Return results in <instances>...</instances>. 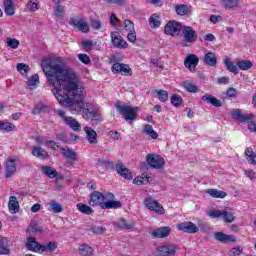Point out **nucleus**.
<instances>
[{
    "label": "nucleus",
    "mask_w": 256,
    "mask_h": 256,
    "mask_svg": "<svg viewBox=\"0 0 256 256\" xmlns=\"http://www.w3.org/2000/svg\"><path fill=\"white\" fill-rule=\"evenodd\" d=\"M42 71H44L52 92L58 103L63 107H69L73 115H81L92 125L103 122L101 113L91 110V104L85 103V86L77 74L67 67L61 57L42 59Z\"/></svg>",
    "instance_id": "obj_1"
},
{
    "label": "nucleus",
    "mask_w": 256,
    "mask_h": 256,
    "mask_svg": "<svg viewBox=\"0 0 256 256\" xmlns=\"http://www.w3.org/2000/svg\"><path fill=\"white\" fill-rule=\"evenodd\" d=\"M115 107L118 113H120V115L124 117V120L129 124L133 123V121L137 119V113L139 111V107H133L123 102H117Z\"/></svg>",
    "instance_id": "obj_2"
},
{
    "label": "nucleus",
    "mask_w": 256,
    "mask_h": 256,
    "mask_svg": "<svg viewBox=\"0 0 256 256\" xmlns=\"http://www.w3.org/2000/svg\"><path fill=\"white\" fill-rule=\"evenodd\" d=\"M146 161L152 169H163L165 167V159L157 154H148Z\"/></svg>",
    "instance_id": "obj_3"
},
{
    "label": "nucleus",
    "mask_w": 256,
    "mask_h": 256,
    "mask_svg": "<svg viewBox=\"0 0 256 256\" xmlns=\"http://www.w3.org/2000/svg\"><path fill=\"white\" fill-rule=\"evenodd\" d=\"M144 205L150 211L157 213V215H165V208H163V206L153 198H146L144 200Z\"/></svg>",
    "instance_id": "obj_4"
},
{
    "label": "nucleus",
    "mask_w": 256,
    "mask_h": 256,
    "mask_svg": "<svg viewBox=\"0 0 256 256\" xmlns=\"http://www.w3.org/2000/svg\"><path fill=\"white\" fill-rule=\"evenodd\" d=\"M180 31H182L183 39L186 43H195L197 41V32L191 26H183Z\"/></svg>",
    "instance_id": "obj_5"
},
{
    "label": "nucleus",
    "mask_w": 256,
    "mask_h": 256,
    "mask_svg": "<svg viewBox=\"0 0 256 256\" xmlns=\"http://www.w3.org/2000/svg\"><path fill=\"white\" fill-rule=\"evenodd\" d=\"M177 249V244H164L157 248L158 256H175Z\"/></svg>",
    "instance_id": "obj_6"
},
{
    "label": "nucleus",
    "mask_w": 256,
    "mask_h": 256,
    "mask_svg": "<svg viewBox=\"0 0 256 256\" xmlns=\"http://www.w3.org/2000/svg\"><path fill=\"white\" fill-rule=\"evenodd\" d=\"M69 23L72 25V27L78 29V31H81L82 33H89V24L83 21V19H81L79 16L70 18Z\"/></svg>",
    "instance_id": "obj_7"
},
{
    "label": "nucleus",
    "mask_w": 256,
    "mask_h": 256,
    "mask_svg": "<svg viewBox=\"0 0 256 256\" xmlns=\"http://www.w3.org/2000/svg\"><path fill=\"white\" fill-rule=\"evenodd\" d=\"M181 28V23L177 21H169L164 27V33L165 35L175 37V35H179V31H181Z\"/></svg>",
    "instance_id": "obj_8"
},
{
    "label": "nucleus",
    "mask_w": 256,
    "mask_h": 256,
    "mask_svg": "<svg viewBox=\"0 0 256 256\" xmlns=\"http://www.w3.org/2000/svg\"><path fill=\"white\" fill-rule=\"evenodd\" d=\"M112 73H116V75H124V77H127V75H131L132 71L129 65L123 64V63H114L111 68Z\"/></svg>",
    "instance_id": "obj_9"
},
{
    "label": "nucleus",
    "mask_w": 256,
    "mask_h": 256,
    "mask_svg": "<svg viewBox=\"0 0 256 256\" xmlns=\"http://www.w3.org/2000/svg\"><path fill=\"white\" fill-rule=\"evenodd\" d=\"M60 152L63 158L67 160V165H73L74 161H77V152L73 149L60 147Z\"/></svg>",
    "instance_id": "obj_10"
},
{
    "label": "nucleus",
    "mask_w": 256,
    "mask_h": 256,
    "mask_svg": "<svg viewBox=\"0 0 256 256\" xmlns=\"http://www.w3.org/2000/svg\"><path fill=\"white\" fill-rule=\"evenodd\" d=\"M150 235H152L154 239H165V237L171 235V227L164 226L156 228L150 232Z\"/></svg>",
    "instance_id": "obj_11"
},
{
    "label": "nucleus",
    "mask_w": 256,
    "mask_h": 256,
    "mask_svg": "<svg viewBox=\"0 0 256 256\" xmlns=\"http://www.w3.org/2000/svg\"><path fill=\"white\" fill-rule=\"evenodd\" d=\"M106 197L105 195H103V193L99 192V191H93L91 194H90V200H89V205L91 207H97V206H100L101 207V204H103L105 201Z\"/></svg>",
    "instance_id": "obj_12"
},
{
    "label": "nucleus",
    "mask_w": 256,
    "mask_h": 256,
    "mask_svg": "<svg viewBox=\"0 0 256 256\" xmlns=\"http://www.w3.org/2000/svg\"><path fill=\"white\" fill-rule=\"evenodd\" d=\"M111 41L112 45L118 49H127L129 45L127 44V41H125V39H123V37H121V35H119L117 32L111 33Z\"/></svg>",
    "instance_id": "obj_13"
},
{
    "label": "nucleus",
    "mask_w": 256,
    "mask_h": 256,
    "mask_svg": "<svg viewBox=\"0 0 256 256\" xmlns=\"http://www.w3.org/2000/svg\"><path fill=\"white\" fill-rule=\"evenodd\" d=\"M177 229H179V231H184V233L191 234L199 232V227H197L193 222H182L180 224H177Z\"/></svg>",
    "instance_id": "obj_14"
},
{
    "label": "nucleus",
    "mask_w": 256,
    "mask_h": 256,
    "mask_svg": "<svg viewBox=\"0 0 256 256\" xmlns=\"http://www.w3.org/2000/svg\"><path fill=\"white\" fill-rule=\"evenodd\" d=\"M231 117L235 121H240V123H245L247 121H250V119H253L252 114H243V113H241V110H239V109H232Z\"/></svg>",
    "instance_id": "obj_15"
},
{
    "label": "nucleus",
    "mask_w": 256,
    "mask_h": 256,
    "mask_svg": "<svg viewBox=\"0 0 256 256\" xmlns=\"http://www.w3.org/2000/svg\"><path fill=\"white\" fill-rule=\"evenodd\" d=\"M214 239H216V241H219L220 243H225L226 245L229 243L237 242V238H235L234 235H227L223 232H216L214 234Z\"/></svg>",
    "instance_id": "obj_16"
},
{
    "label": "nucleus",
    "mask_w": 256,
    "mask_h": 256,
    "mask_svg": "<svg viewBox=\"0 0 256 256\" xmlns=\"http://www.w3.org/2000/svg\"><path fill=\"white\" fill-rule=\"evenodd\" d=\"M184 65L189 71H193L199 65V57L195 54H189L184 60Z\"/></svg>",
    "instance_id": "obj_17"
},
{
    "label": "nucleus",
    "mask_w": 256,
    "mask_h": 256,
    "mask_svg": "<svg viewBox=\"0 0 256 256\" xmlns=\"http://www.w3.org/2000/svg\"><path fill=\"white\" fill-rule=\"evenodd\" d=\"M42 244H39L35 237H29L26 243V249L33 251V253H41Z\"/></svg>",
    "instance_id": "obj_18"
},
{
    "label": "nucleus",
    "mask_w": 256,
    "mask_h": 256,
    "mask_svg": "<svg viewBox=\"0 0 256 256\" xmlns=\"http://www.w3.org/2000/svg\"><path fill=\"white\" fill-rule=\"evenodd\" d=\"M116 171L118 175H121V177H124V179H128L131 181L133 179V173H131V170H129L123 163H119L116 165Z\"/></svg>",
    "instance_id": "obj_19"
},
{
    "label": "nucleus",
    "mask_w": 256,
    "mask_h": 256,
    "mask_svg": "<svg viewBox=\"0 0 256 256\" xmlns=\"http://www.w3.org/2000/svg\"><path fill=\"white\" fill-rule=\"evenodd\" d=\"M84 131L86 133V139L90 145H97L98 140H97V132L91 128V127H84Z\"/></svg>",
    "instance_id": "obj_20"
},
{
    "label": "nucleus",
    "mask_w": 256,
    "mask_h": 256,
    "mask_svg": "<svg viewBox=\"0 0 256 256\" xmlns=\"http://www.w3.org/2000/svg\"><path fill=\"white\" fill-rule=\"evenodd\" d=\"M10 245L11 240L9 238L0 236V255H9L11 253Z\"/></svg>",
    "instance_id": "obj_21"
},
{
    "label": "nucleus",
    "mask_w": 256,
    "mask_h": 256,
    "mask_svg": "<svg viewBox=\"0 0 256 256\" xmlns=\"http://www.w3.org/2000/svg\"><path fill=\"white\" fill-rule=\"evenodd\" d=\"M201 99L203 102L208 103V105H213V107H223L221 100L211 94H204Z\"/></svg>",
    "instance_id": "obj_22"
},
{
    "label": "nucleus",
    "mask_w": 256,
    "mask_h": 256,
    "mask_svg": "<svg viewBox=\"0 0 256 256\" xmlns=\"http://www.w3.org/2000/svg\"><path fill=\"white\" fill-rule=\"evenodd\" d=\"M114 225H115V227H118V229L129 230V229H133V227H135V222L127 221V220L121 218L118 221L114 222Z\"/></svg>",
    "instance_id": "obj_23"
},
{
    "label": "nucleus",
    "mask_w": 256,
    "mask_h": 256,
    "mask_svg": "<svg viewBox=\"0 0 256 256\" xmlns=\"http://www.w3.org/2000/svg\"><path fill=\"white\" fill-rule=\"evenodd\" d=\"M4 5V13L8 15V17H13L15 15V5L13 4V0H3Z\"/></svg>",
    "instance_id": "obj_24"
},
{
    "label": "nucleus",
    "mask_w": 256,
    "mask_h": 256,
    "mask_svg": "<svg viewBox=\"0 0 256 256\" xmlns=\"http://www.w3.org/2000/svg\"><path fill=\"white\" fill-rule=\"evenodd\" d=\"M8 209L12 215L15 213H19V201H17V197L10 196L9 202H8Z\"/></svg>",
    "instance_id": "obj_25"
},
{
    "label": "nucleus",
    "mask_w": 256,
    "mask_h": 256,
    "mask_svg": "<svg viewBox=\"0 0 256 256\" xmlns=\"http://www.w3.org/2000/svg\"><path fill=\"white\" fill-rule=\"evenodd\" d=\"M64 123H66V125H68L72 131H81V124H79L77 119L73 117L64 118Z\"/></svg>",
    "instance_id": "obj_26"
},
{
    "label": "nucleus",
    "mask_w": 256,
    "mask_h": 256,
    "mask_svg": "<svg viewBox=\"0 0 256 256\" xmlns=\"http://www.w3.org/2000/svg\"><path fill=\"white\" fill-rule=\"evenodd\" d=\"M100 205L101 209H121V207H123V204L120 201L115 200H109Z\"/></svg>",
    "instance_id": "obj_27"
},
{
    "label": "nucleus",
    "mask_w": 256,
    "mask_h": 256,
    "mask_svg": "<svg viewBox=\"0 0 256 256\" xmlns=\"http://www.w3.org/2000/svg\"><path fill=\"white\" fill-rule=\"evenodd\" d=\"M204 63L209 67H215L217 65V56L213 52H208L204 55Z\"/></svg>",
    "instance_id": "obj_28"
},
{
    "label": "nucleus",
    "mask_w": 256,
    "mask_h": 256,
    "mask_svg": "<svg viewBox=\"0 0 256 256\" xmlns=\"http://www.w3.org/2000/svg\"><path fill=\"white\" fill-rule=\"evenodd\" d=\"M222 218L225 223H233L235 221V213H233L231 208H225L222 210Z\"/></svg>",
    "instance_id": "obj_29"
},
{
    "label": "nucleus",
    "mask_w": 256,
    "mask_h": 256,
    "mask_svg": "<svg viewBox=\"0 0 256 256\" xmlns=\"http://www.w3.org/2000/svg\"><path fill=\"white\" fill-rule=\"evenodd\" d=\"M206 193L207 195H210V197H213L214 199H225V197H227V192L217 189H207Z\"/></svg>",
    "instance_id": "obj_30"
},
{
    "label": "nucleus",
    "mask_w": 256,
    "mask_h": 256,
    "mask_svg": "<svg viewBox=\"0 0 256 256\" xmlns=\"http://www.w3.org/2000/svg\"><path fill=\"white\" fill-rule=\"evenodd\" d=\"M32 155L38 157V159H47L49 157V153L43 147H34L32 149Z\"/></svg>",
    "instance_id": "obj_31"
},
{
    "label": "nucleus",
    "mask_w": 256,
    "mask_h": 256,
    "mask_svg": "<svg viewBox=\"0 0 256 256\" xmlns=\"http://www.w3.org/2000/svg\"><path fill=\"white\" fill-rule=\"evenodd\" d=\"M17 171V167L15 166V160H9L6 163V177L9 178Z\"/></svg>",
    "instance_id": "obj_32"
},
{
    "label": "nucleus",
    "mask_w": 256,
    "mask_h": 256,
    "mask_svg": "<svg viewBox=\"0 0 256 256\" xmlns=\"http://www.w3.org/2000/svg\"><path fill=\"white\" fill-rule=\"evenodd\" d=\"M224 65L230 71V73H234L235 75H239V68L231 62V59L225 58Z\"/></svg>",
    "instance_id": "obj_33"
},
{
    "label": "nucleus",
    "mask_w": 256,
    "mask_h": 256,
    "mask_svg": "<svg viewBox=\"0 0 256 256\" xmlns=\"http://www.w3.org/2000/svg\"><path fill=\"white\" fill-rule=\"evenodd\" d=\"M143 133L145 135H148L151 139H157L159 137V134L155 130H153V126L146 124L143 128Z\"/></svg>",
    "instance_id": "obj_34"
},
{
    "label": "nucleus",
    "mask_w": 256,
    "mask_h": 256,
    "mask_svg": "<svg viewBox=\"0 0 256 256\" xmlns=\"http://www.w3.org/2000/svg\"><path fill=\"white\" fill-rule=\"evenodd\" d=\"M238 69H241L242 71H249L251 67H253V62L250 60H240L237 62Z\"/></svg>",
    "instance_id": "obj_35"
},
{
    "label": "nucleus",
    "mask_w": 256,
    "mask_h": 256,
    "mask_svg": "<svg viewBox=\"0 0 256 256\" xmlns=\"http://www.w3.org/2000/svg\"><path fill=\"white\" fill-rule=\"evenodd\" d=\"M149 25L152 29H156L157 27L161 26V18L157 14H153L149 18Z\"/></svg>",
    "instance_id": "obj_36"
},
{
    "label": "nucleus",
    "mask_w": 256,
    "mask_h": 256,
    "mask_svg": "<svg viewBox=\"0 0 256 256\" xmlns=\"http://www.w3.org/2000/svg\"><path fill=\"white\" fill-rule=\"evenodd\" d=\"M182 87H184L188 93H197V91H199V87L190 81L183 82Z\"/></svg>",
    "instance_id": "obj_37"
},
{
    "label": "nucleus",
    "mask_w": 256,
    "mask_h": 256,
    "mask_svg": "<svg viewBox=\"0 0 256 256\" xmlns=\"http://www.w3.org/2000/svg\"><path fill=\"white\" fill-rule=\"evenodd\" d=\"M42 172L44 175H46L50 179H55V177H57V175H58L57 171L49 166H43Z\"/></svg>",
    "instance_id": "obj_38"
},
{
    "label": "nucleus",
    "mask_w": 256,
    "mask_h": 256,
    "mask_svg": "<svg viewBox=\"0 0 256 256\" xmlns=\"http://www.w3.org/2000/svg\"><path fill=\"white\" fill-rule=\"evenodd\" d=\"M79 252L82 256H91L93 255V248L89 245L82 244L79 246Z\"/></svg>",
    "instance_id": "obj_39"
},
{
    "label": "nucleus",
    "mask_w": 256,
    "mask_h": 256,
    "mask_svg": "<svg viewBox=\"0 0 256 256\" xmlns=\"http://www.w3.org/2000/svg\"><path fill=\"white\" fill-rule=\"evenodd\" d=\"M76 207L78 211H80V213H83L84 215H91V213H93V208L87 206V204L78 203Z\"/></svg>",
    "instance_id": "obj_40"
},
{
    "label": "nucleus",
    "mask_w": 256,
    "mask_h": 256,
    "mask_svg": "<svg viewBox=\"0 0 256 256\" xmlns=\"http://www.w3.org/2000/svg\"><path fill=\"white\" fill-rule=\"evenodd\" d=\"M40 249H41V253H45V251L49 253H53V251L57 249V244L55 242H49L46 245L42 244V246H40Z\"/></svg>",
    "instance_id": "obj_41"
},
{
    "label": "nucleus",
    "mask_w": 256,
    "mask_h": 256,
    "mask_svg": "<svg viewBox=\"0 0 256 256\" xmlns=\"http://www.w3.org/2000/svg\"><path fill=\"white\" fill-rule=\"evenodd\" d=\"M0 131H7V133L15 131V125L11 122L0 121Z\"/></svg>",
    "instance_id": "obj_42"
},
{
    "label": "nucleus",
    "mask_w": 256,
    "mask_h": 256,
    "mask_svg": "<svg viewBox=\"0 0 256 256\" xmlns=\"http://www.w3.org/2000/svg\"><path fill=\"white\" fill-rule=\"evenodd\" d=\"M6 45H8V47L10 49H18L19 45H21V43L19 42V40H17V38L7 37L6 38Z\"/></svg>",
    "instance_id": "obj_43"
},
{
    "label": "nucleus",
    "mask_w": 256,
    "mask_h": 256,
    "mask_svg": "<svg viewBox=\"0 0 256 256\" xmlns=\"http://www.w3.org/2000/svg\"><path fill=\"white\" fill-rule=\"evenodd\" d=\"M86 231H91L94 235H103V232L106 231V229L102 226L90 225L86 228Z\"/></svg>",
    "instance_id": "obj_44"
},
{
    "label": "nucleus",
    "mask_w": 256,
    "mask_h": 256,
    "mask_svg": "<svg viewBox=\"0 0 256 256\" xmlns=\"http://www.w3.org/2000/svg\"><path fill=\"white\" fill-rule=\"evenodd\" d=\"M54 15L58 19H63L65 17V7L63 5L54 6Z\"/></svg>",
    "instance_id": "obj_45"
},
{
    "label": "nucleus",
    "mask_w": 256,
    "mask_h": 256,
    "mask_svg": "<svg viewBox=\"0 0 256 256\" xmlns=\"http://www.w3.org/2000/svg\"><path fill=\"white\" fill-rule=\"evenodd\" d=\"M38 83H39V75L35 74L29 78L27 85L30 90H33L35 89V87H37Z\"/></svg>",
    "instance_id": "obj_46"
},
{
    "label": "nucleus",
    "mask_w": 256,
    "mask_h": 256,
    "mask_svg": "<svg viewBox=\"0 0 256 256\" xmlns=\"http://www.w3.org/2000/svg\"><path fill=\"white\" fill-rule=\"evenodd\" d=\"M174 9L177 15H180V16L187 15L188 13L187 5H184V4L175 5Z\"/></svg>",
    "instance_id": "obj_47"
},
{
    "label": "nucleus",
    "mask_w": 256,
    "mask_h": 256,
    "mask_svg": "<svg viewBox=\"0 0 256 256\" xmlns=\"http://www.w3.org/2000/svg\"><path fill=\"white\" fill-rule=\"evenodd\" d=\"M50 210L54 213H62L63 212V206L59 204L57 201L52 200L50 202Z\"/></svg>",
    "instance_id": "obj_48"
},
{
    "label": "nucleus",
    "mask_w": 256,
    "mask_h": 256,
    "mask_svg": "<svg viewBox=\"0 0 256 256\" xmlns=\"http://www.w3.org/2000/svg\"><path fill=\"white\" fill-rule=\"evenodd\" d=\"M16 68H17V71H19V73H21V75H27V73H29V71H31V68L29 67V65H27L25 63H18Z\"/></svg>",
    "instance_id": "obj_49"
},
{
    "label": "nucleus",
    "mask_w": 256,
    "mask_h": 256,
    "mask_svg": "<svg viewBox=\"0 0 256 256\" xmlns=\"http://www.w3.org/2000/svg\"><path fill=\"white\" fill-rule=\"evenodd\" d=\"M110 7H123L127 0H104Z\"/></svg>",
    "instance_id": "obj_50"
},
{
    "label": "nucleus",
    "mask_w": 256,
    "mask_h": 256,
    "mask_svg": "<svg viewBox=\"0 0 256 256\" xmlns=\"http://www.w3.org/2000/svg\"><path fill=\"white\" fill-rule=\"evenodd\" d=\"M39 3L35 2V0H30L26 4V8L30 11V13H35V11H39Z\"/></svg>",
    "instance_id": "obj_51"
},
{
    "label": "nucleus",
    "mask_w": 256,
    "mask_h": 256,
    "mask_svg": "<svg viewBox=\"0 0 256 256\" xmlns=\"http://www.w3.org/2000/svg\"><path fill=\"white\" fill-rule=\"evenodd\" d=\"M170 101L172 105H174V107H180V105L183 104V98L179 96V94L172 95V97L170 98Z\"/></svg>",
    "instance_id": "obj_52"
},
{
    "label": "nucleus",
    "mask_w": 256,
    "mask_h": 256,
    "mask_svg": "<svg viewBox=\"0 0 256 256\" xmlns=\"http://www.w3.org/2000/svg\"><path fill=\"white\" fill-rule=\"evenodd\" d=\"M223 5L225 9H235L239 5V0H224Z\"/></svg>",
    "instance_id": "obj_53"
},
{
    "label": "nucleus",
    "mask_w": 256,
    "mask_h": 256,
    "mask_svg": "<svg viewBox=\"0 0 256 256\" xmlns=\"http://www.w3.org/2000/svg\"><path fill=\"white\" fill-rule=\"evenodd\" d=\"M207 215L212 219H219L220 217H223V210L212 209L207 212Z\"/></svg>",
    "instance_id": "obj_54"
},
{
    "label": "nucleus",
    "mask_w": 256,
    "mask_h": 256,
    "mask_svg": "<svg viewBox=\"0 0 256 256\" xmlns=\"http://www.w3.org/2000/svg\"><path fill=\"white\" fill-rule=\"evenodd\" d=\"M156 93L158 95L159 101H161L162 103H165V101L169 100V93H167V91L158 90V91H156Z\"/></svg>",
    "instance_id": "obj_55"
},
{
    "label": "nucleus",
    "mask_w": 256,
    "mask_h": 256,
    "mask_svg": "<svg viewBox=\"0 0 256 256\" xmlns=\"http://www.w3.org/2000/svg\"><path fill=\"white\" fill-rule=\"evenodd\" d=\"M124 29L128 33L135 31V24L129 19L124 20Z\"/></svg>",
    "instance_id": "obj_56"
},
{
    "label": "nucleus",
    "mask_w": 256,
    "mask_h": 256,
    "mask_svg": "<svg viewBox=\"0 0 256 256\" xmlns=\"http://www.w3.org/2000/svg\"><path fill=\"white\" fill-rule=\"evenodd\" d=\"M82 48L84 49V51L89 52L91 51V49H93V41L89 40V39H85L82 41L81 43Z\"/></svg>",
    "instance_id": "obj_57"
},
{
    "label": "nucleus",
    "mask_w": 256,
    "mask_h": 256,
    "mask_svg": "<svg viewBox=\"0 0 256 256\" xmlns=\"http://www.w3.org/2000/svg\"><path fill=\"white\" fill-rule=\"evenodd\" d=\"M226 95L229 99H237V95H239V92L237 89L230 87L226 91Z\"/></svg>",
    "instance_id": "obj_58"
},
{
    "label": "nucleus",
    "mask_w": 256,
    "mask_h": 256,
    "mask_svg": "<svg viewBox=\"0 0 256 256\" xmlns=\"http://www.w3.org/2000/svg\"><path fill=\"white\" fill-rule=\"evenodd\" d=\"M78 59L81 63H85V65H89V63H91V58H89L87 54H79Z\"/></svg>",
    "instance_id": "obj_59"
},
{
    "label": "nucleus",
    "mask_w": 256,
    "mask_h": 256,
    "mask_svg": "<svg viewBox=\"0 0 256 256\" xmlns=\"http://www.w3.org/2000/svg\"><path fill=\"white\" fill-rule=\"evenodd\" d=\"M150 63L154 67H158V69H164L163 63H161V60L157 58H151Z\"/></svg>",
    "instance_id": "obj_60"
},
{
    "label": "nucleus",
    "mask_w": 256,
    "mask_h": 256,
    "mask_svg": "<svg viewBox=\"0 0 256 256\" xmlns=\"http://www.w3.org/2000/svg\"><path fill=\"white\" fill-rule=\"evenodd\" d=\"M29 231H30V233H41V232H43V227H41L37 224H33L29 227Z\"/></svg>",
    "instance_id": "obj_61"
},
{
    "label": "nucleus",
    "mask_w": 256,
    "mask_h": 256,
    "mask_svg": "<svg viewBox=\"0 0 256 256\" xmlns=\"http://www.w3.org/2000/svg\"><path fill=\"white\" fill-rule=\"evenodd\" d=\"M46 146L50 147V149H53V151H57V149L61 150V147L57 145V142L48 140L46 141Z\"/></svg>",
    "instance_id": "obj_62"
},
{
    "label": "nucleus",
    "mask_w": 256,
    "mask_h": 256,
    "mask_svg": "<svg viewBox=\"0 0 256 256\" xmlns=\"http://www.w3.org/2000/svg\"><path fill=\"white\" fill-rule=\"evenodd\" d=\"M127 39L130 43H135L137 41V33L135 30L133 32H128Z\"/></svg>",
    "instance_id": "obj_63"
},
{
    "label": "nucleus",
    "mask_w": 256,
    "mask_h": 256,
    "mask_svg": "<svg viewBox=\"0 0 256 256\" xmlns=\"http://www.w3.org/2000/svg\"><path fill=\"white\" fill-rule=\"evenodd\" d=\"M246 123L248 124V129H249V131H250L251 133H256V123L253 122V121H251V119L248 120V121H246Z\"/></svg>",
    "instance_id": "obj_64"
}]
</instances>
